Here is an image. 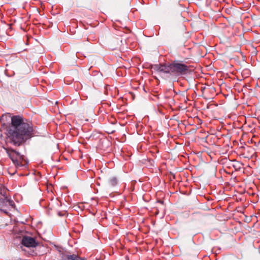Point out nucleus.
I'll list each match as a JSON object with an SVG mask.
<instances>
[{"mask_svg":"<svg viewBox=\"0 0 260 260\" xmlns=\"http://www.w3.org/2000/svg\"><path fill=\"white\" fill-rule=\"evenodd\" d=\"M31 122L19 115L11 117V125L8 130L9 139L15 146H19L34 136Z\"/></svg>","mask_w":260,"mask_h":260,"instance_id":"nucleus-1","label":"nucleus"},{"mask_svg":"<svg viewBox=\"0 0 260 260\" xmlns=\"http://www.w3.org/2000/svg\"><path fill=\"white\" fill-rule=\"evenodd\" d=\"M189 72V67L182 62L175 60L172 63V74L180 76L187 74Z\"/></svg>","mask_w":260,"mask_h":260,"instance_id":"nucleus-4","label":"nucleus"},{"mask_svg":"<svg viewBox=\"0 0 260 260\" xmlns=\"http://www.w3.org/2000/svg\"><path fill=\"white\" fill-rule=\"evenodd\" d=\"M9 158L16 167H22L26 162L24 156L11 148H5Z\"/></svg>","mask_w":260,"mask_h":260,"instance_id":"nucleus-3","label":"nucleus"},{"mask_svg":"<svg viewBox=\"0 0 260 260\" xmlns=\"http://www.w3.org/2000/svg\"><path fill=\"white\" fill-rule=\"evenodd\" d=\"M10 206L14 208L15 204L8 195V190L2 184H0V210L5 207Z\"/></svg>","mask_w":260,"mask_h":260,"instance_id":"nucleus-2","label":"nucleus"},{"mask_svg":"<svg viewBox=\"0 0 260 260\" xmlns=\"http://www.w3.org/2000/svg\"><path fill=\"white\" fill-rule=\"evenodd\" d=\"M118 183V180L116 177H112L109 178L108 184L110 186H114Z\"/></svg>","mask_w":260,"mask_h":260,"instance_id":"nucleus-8","label":"nucleus"},{"mask_svg":"<svg viewBox=\"0 0 260 260\" xmlns=\"http://www.w3.org/2000/svg\"><path fill=\"white\" fill-rule=\"evenodd\" d=\"M62 260H87L85 257L79 256L78 255L73 254H64L62 256Z\"/></svg>","mask_w":260,"mask_h":260,"instance_id":"nucleus-7","label":"nucleus"},{"mask_svg":"<svg viewBox=\"0 0 260 260\" xmlns=\"http://www.w3.org/2000/svg\"><path fill=\"white\" fill-rule=\"evenodd\" d=\"M152 69L156 72L172 74V63L169 64H159L153 65Z\"/></svg>","mask_w":260,"mask_h":260,"instance_id":"nucleus-5","label":"nucleus"},{"mask_svg":"<svg viewBox=\"0 0 260 260\" xmlns=\"http://www.w3.org/2000/svg\"><path fill=\"white\" fill-rule=\"evenodd\" d=\"M21 244L27 247H36L38 245V243L34 238L29 236H24Z\"/></svg>","mask_w":260,"mask_h":260,"instance_id":"nucleus-6","label":"nucleus"}]
</instances>
